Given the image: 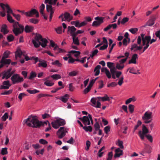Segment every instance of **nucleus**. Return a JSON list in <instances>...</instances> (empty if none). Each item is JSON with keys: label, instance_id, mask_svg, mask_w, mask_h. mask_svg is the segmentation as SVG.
<instances>
[{"label": "nucleus", "instance_id": "2", "mask_svg": "<svg viewBox=\"0 0 160 160\" xmlns=\"http://www.w3.org/2000/svg\"><path fill=\"white\" fill-rule=\"evenodd\" d=\"M7 16L8 21L10 23H13L12 30L15 36H17L23 32L24 26L19 24L18 22L15 21L9 14H7Z\"/></svg>", "mask_w": 160, "mask_h": 160}, {"label": "nucleus", "instance_id": "28", "mask_svg": "<svg viewBox=\"0 0 160 160\" xmlns=\"http://www.w3.org/2000/svg\"><path fill=\"white\" fill-rule=\"evenodd\" d=\"M104 18L103 17H100L98 16L95 18L94 19L96 21H98V23L100 25L103 22V19Z\"/></svg>", "mask_w": 160, "mask_h": 160}, {"label": "nucleus", "instance_id": "9", "mask_svg": "<svg viewBox=\"0 0 160 160\" xmlns=\"http://www.w3.org/2000/svg\"><path fill=\"white\" fill-rule=\"evenodd\" d=\"M68 129L64 127H61L57 132V135L59 138L61 139L64 137L68 132Z\"/></svg>", "mask_w": 160, "mask_h": 160}, {"label": "nucleus", "instance_id": "51", "mask_svg": "<svg viewBox=\"0 0 160 160\" xmlns=\"http://www.w3.org/2000/svg\"><path fill=\"white\" fill-rule=\"evenodd\" d=\"M7 40L9 42L12 41L14 39V38L12 34L8 35L7 37Z\"/></svg>", "mask_w": 160, "mask_h": 160}, {"label": "nucleus", "instance_id": "60", "mask_svg": "<svg viewBox=\"0 0 160 160\" xmlns=\"http://www.w3.org/2000/svg\"><path fill=\"white\" fill-rule=\"evenodd\" d=\"M117 144H118V146L121 148H123V143L122 141H118V142L116 143Z\"/></svg>", "mask_w": 160, "mask_h": 160}, {"label": "nucleus", "instance_id": "1", "mask_svg": "<svg viewBox=\"0 0 160 160\" xmlns=\"http://www.w3.org/2000/svg\"><path fill=\"white\" fill-rule=\"evenodd\" d=\"M23 122L24 124H26L28 126L33 128H39L41 126H44L45 124L47 125L48 123V127L45 129V131L48 132L51 129L50 123L48 121L44 122L39 121L36 116H29L28 118L23 120Z\"/></svg>", "mask_w": 160, "mask_h": 160}, {"label": "nucleus", "instance_id": "55", "mask_svg": "<svg viewBox=\"0 0 160 160\" xmlns=\"http://www.w3.org/2000/svg\"><path fill=\"white\" fill-rule=\"evenodd\" d=\"M62 26H60L59 27H58L57 28H55V30L57 32L58 34H61L62 32Z\"/></svg>", "mask_w": 160, "mask_h": 160}, {"label": "nucleus", "instance_id": "41", "mask_svg": "<svg viewBox=\"0 0 160 160\" xmlns=\"http://www.w3.org/2000/svg\"><path fill=\"white\" fill-rule=\"evenodd\" d=\"M36 75L37 74L35 72H32L30 73V75L28 78V79L30 80H32L35 78L36 76Z\"/></svg>", "mask_w": 160, "mask_h": 160}, {"label": "nucleus", "instance_id": "59", "mask_svg": "<svg viewBox=\"0 0 160 160\" xmlns=\"http://www.w3.org/2000/svg\"><path fill=\"white\" fill-rule=\"evenodd\" d=\"M98 52V49H95L92 52V54L90 55V57L92 58L94 56L97 54Z\"/></svg>", "mask_w": 160, "mask_h": 160}, {"label": "nucleus", "instance_id": "36", "mask_svg": "<svg viewBox=\"0 0 160 160\" xmlns=\"http://www.w3.org/2000/svg\"><path fill=\"white\" fill-rule=\"evenodd\" d=\"M29 21L30 23L34 24H37L39 22L38 20L34 18H30L29 19Z\"/></svg>", "mask_w": 160, "mask_h": 160}, {"label": "nucleus", "instance_id": "12", "mask_svg": "<svg viewBox=\"0 0 160 160\" xmlns=\"http://www.w3.org/2000/svg\"><path fill=\"white\" fill-rule=\"evenodd\" d=\"M46 10L47 12H50L49 20L50 21L52 19V15L54 12L55 9L52 8V6H51L50 5H47L46 6Z\"/></svg>", "mask_w": 160, "mask_h": 160}, {"label": "nucleus", "instance_id": "18", "mask_svg": "<svg viewBox=\"0 0 160 160\" xmlns=\"http://www.w3.org/2000/svg\"><path fill=\"white\" fill-rule=\"evenodd\" d=\"M69 95L67 94H65L64 96L61 97L60 98H58V97H56L57 99H59L62 101L63 102H66L69 98Z\"/></svg>", "mask_w": 160, "mask_h": 160}, {"label": "nucleus", "instance_id": "24", "mask_svg": "<svg viewBox=\"0 0 160 160\" xmlns=\"http://www.w3.org/2000/svg\"><path fill=\"white\" fill-rule=\"evenodd\" d=\"M71 36L72 37V39L73 40V43L77 45H79L80 44L79 41L78 37H76L75 35H73L72 34H70Z\"/></svg>", "mask_w": 160, "mask_h": 160}, {"label": "nucleus", "instance_id": "21", "mask_svg": "<svg viewBox=\"0 0 160 160\" xmlns=\"http://www.w3.org/2000/svg\"><path fill=\"white\" fill-rule=\"evenodd\" d=\"M38 62H40L38 64L39 67H42L43 68H46L47 66V61L43 60H39Z\"/></svg>", "mask_w": 160, "mask_h": 160}, {"label": "nucleus", "instance_id": "46", "mask_svg": "<svg viewBox=\"0 0 160 160\" xmlns=\"http://www.w3.org/2000/svg\"><path fill=\"white\" fill-rule=\"evenodd\" d=\"M107 66L110 69L111 68H112L115 67L114 63L110 62H107Z\"/></svg>", "mask_w": 160, "mask_h": 160}, {"label": "nucleus", "instance_id": "13", "mask_svg": "<svg viewBox=\"0 0 160 160\" xmlns=\"http://www.w3.org/2000/svg\"><path fill=\"white\" fill-rule=\"evenodd\" d=\"M11 86L10 82L8 80L2 82V85L0 87V89H8Z\"/></svg>", "mask_w": 160, "mask_h": 160}, {"label": "nucleus", "instance_id": "34", "mask_svg": "<svg viewBox=\"0 0 160 160\" xmlns=\"http://www.w3.org/2000/svg\"><path fill=\"white\" fill-rule=\"evenodd\" d=\"M154 23V19H150L147 22L146 26H151L153 25Z\"/></svg>", "mask_w": 160, "mask_h": 160}, {"label": "nucleus", "instance_id": "5", "mask_svg": "<svg viewBox=\"0 0 160 160\" xmlns=\"http://www.w3.org/2000/svg\"><path fill=\"white\" fill-rule=\"evenodd\" d=\"M152 112H146L142 117V120L146 124L149 123L151 122L152 118Z\"/></svg>", "mask_w": 160, "mask_h": 160}, {"label": "nucleus", "instance_id": "44", "mask_svg": "<svg viewBox=\"0 0 160 160\" xmlns=\"http://www.w3.org/2000/svg\"><path fill=\"white\" fill-rule=\"evenodd\" d=\"M142 122L140 120H138L137 124L135 126L134 128L133 132L137 129L142 124Z\"/></svg>", "mask_w": 160, "mask_h": 160}, {"label": "nucleus", "instance_id": "8", "mask_svg": "<svg viewBox=\"0 0 160 160\" xmlns=\"http://www.w3.org/2000/svg\"><path fill=\"white\" fill-rule=\"evenodd\" d=\"M11 79L13 84L20 83L24 80L22 77H20L19 74H13L11 77Z\"/></svg>", "mask_w": 160, "mask_h": 160}, {"label": "nucleus", "instance_id": "7", "mask_svg": "<svg viewBox=\"0 0 160 160\" xmlns=\"http://www.w3.org/2000/svg\"><path fill=\"white\" fill-rule=\"evenodd\" d=\"M76 29L73 26H68V33L69 32L70 34L76 36L79 34H81L84 32V31L78 30L75 32Z\"/></svg>", "mask_w": 160, "mask_h": 160}, {"label": "nucleus", "instance_id": "26", "mask_svg": "<svg viewBox=\"0 0 160 160\" xmlns=\"http://www.w3.org/2000/svg\"><path fill=\"white\" fill-rule=\"evenodd\" d=\"M101 66L100 65H97L95 68L94 72H95L94 75L95 76L98 75L100 73V69Z\"/></svg>", "mask_w": 160, "mask_h": 160}, {"label": "nucleus", "instance_id": "49", "mask_svg": "<svg viewBox=\"0 0 160 160\" xmlns=\"http://www.w3.org/2000/svg\"><path fill=\"white\" fill-rule=\"evenodd\" d=\"M51 77L55 80H57L61 78L60 75L59 74L52 75L51 76Z\"/></svg>", "mask_w": 160, "mask_h": 160}, {"label": "nucleus", "instance_id": "11", "mask_svg": "<svg viewBox=\"0 0 160 160\" xmlns=\"http://www.w3.org/2000/svg\"><path fill=\"white\" fill-rule=\"evenodd\" d=\"M12 70V68L8 69L7 71H4L2 73V79H5L6 80L8 79L11 76V71Z\"/></svg>", "mask_w": 160, "mask_h": 160}, {"label": "nucleus", "instance_id": "56", "mask_svg": "<svg viewBox=\"0 0 160 160\" xmlns=\"http://www.w3.org/2000/svg\"><path fill=\"white\" fill-rule=\"evenodd\" d=\"M18 21H19L21 19V16L19 14H16L15 13H13L12 15Z\"/></svg>", "mask_w": 160, "mask_h": 160}, {"label": "nucleus", "instance_id": "3", "mask_svg": "<svg viewBox=\"0 0 160 160\" xmlns=\"http://www.w3.org/2000/svg\"><path fill=\"white\" fill-rule=\"evenodd\" d=\"M32 42L36 48H39L40 45L42 48H45L48 41L45 38H43L41 35L36 33L34 39L32 40Z\"/></svg>", "mask_w": 160, "mask_h": 160}, {"label": "nucleus", "instance_id": "63", "mask_svg": "<svg viewBox=\"0 0 160 160\" xmlns=\"http://www.w3.org/2000/svg\"><path fill=\"white\" fill-rule=\"evenodd\" d=\"M91 88L90 87L88 86L87 87L85 88L83 91V93L84 94H86L89 92L90 90L91 89Z\"/></svg>", "mask_w": 160, "mask_h": 160}, {"label": "nucleus", "instance_id": "10", "mask_svg": "<svg viewBox=\"0 0 160 160\" xmlns=\"http://www.w3.org/2000/svg\"><path fill=\"white\" fill-rule=\"evenodd\" d=\"M148 130L144 125L142 126V131H140L139 132V135L141 139L144 138L145 135L148 132Z\"/></svg>", "mask_w": 160, "mask_h": 160}, {"label": "nucleus", "instance_id": "64", "mask_svg": "<svg viewBox=\"0 0 160 160\" xmlns=\"http://www.w3.org/2000/svg\"><path fill=\"white\" fill-rule=\"evenodd\" d=\"M113 155L112 152H109L108 155V157L107 160H111Z\"/></svg>", "mask_w": 160, "mask_h": 160}, {"label": "nucleus", "instance_id": "29", "mask_svg": "<svg viewBox=\"0 0 160 160\" xmlns=\"http://www.w3.org/2000/svg\"><path fill=\"white\" fill-rule=\"evenodd\" d=\"M97 98L99 99V100H100V99H101L102 101L103 102L106 101H109L110 100L109 97L107 94H105L104 97H98Z\"/></svg>", "mask_w": 160, "mask_h": 160}, {"label": "nucleus", "instance_id": "19", "mask_svg": "<svg viewBox=\"0 0 160 160\" xmlns=\"http://www.w3.org/2000/svg\"><path fill=\"white\" fill-rule=\"evenodd\" d=\"M63 16L65 20L68 21L69 22L72 19V17L69 13L67 12H65L64 13Z\"/></svg>", "mask_w": 160, "mask_h": 160}, {"label": "nucleus", "instance_id": "52", "mask_svg": "<svg viewBox=\"0 0 160 160\" xmlns=\"http://www.w3.org/2000/svg\"><path fill=\"white\" fill-rule=\"evenodd\" d=\"M134 106L132 104H129L128 106V109L131 113L133 112Z\"/></svg>", "mask_w": 160, "mask_h": 160}, {"label": "nucleus", "instance_id": "14", "mask_svg": "<svg viewBox=\"0 0 160 160\" xmlns=\"http://www.w3.org/2000/svg\"><path fill=\"white\" fill-rule=\"evenodd\" d=\"M91 102L92 104L91 105L97 108H100L101 104L100 102L98 101L96 102V100L95 98H92L91 100Z\"/></svg>", "mask_w": 160, "mask_h": 160}, {"label": "nucleus", "instance_id": "47", "mask_svg": "<svg viewBox=\"0 0 160 160\" xmlns=\"http://www.w3.org/2000/svg\"><path fill=\"white\" fill-rule=\"evenodd\" d=\"M7 148H2L1 150V153L2 155H6L8 154Z\"/></svg>", "mask_w": 160, "mask_h": 160}, {"label": "nucleus", "instance_id": "37", "mask_svg": "<svg viewBox=\"0 0 160 160\" xmlns=\"http://www.w3.org/2000/svg\"><path fill=\"white\" fill-rule=\"evenodd\" d=\"M22 54V53L20 50H18L16 52L15 57L17 58L18 57L21 58Z\"/></svg>", "mask_w": 160, "mask_h": 160}, {"label": "nucleus", "instance_id": "32", "mask_svg": "<svg viewBox=\"0 0 160 160\" xmlns=\"http://www.w3.org/2000/svg\"><path fill=\"white\" fill-rule=\"evenodd\" d=\"M136 100V98H135V97H132L131 98H130L128 99H127L125 102V104H128L130 103L132 101L135 102Z\"/></svg>", "mask_w": 160, "mask_h": 160}, {"label": "nucleus", "instance_id": "16", "mask_svg": "<svg viewBox=\"0 0 160 160\" xmlns=\"http://www.w3.org/2000/svg\"><path fill=\"white\" fill-rule=\"evenodd\" d=\"M138 58V56L137 54H134L132 56L131 59L128 62V64L131 63L136 64V60Z\"/></svg>", "mask_w": 160, "mask_h": 160}, {"label": "nucleus", "instance_id": "50", "mask_svg": "<svg viewBox=\"0 0 160 160\" xmlns=\"http://www.w3.org/2000/svg\"><path fill=\"white\" fill-rule=\"evenodd\" d=\"M138 29L137 28H132L129 29V31L133 34H135L138 31Z\"/></svg>", "mask_w": 160, "mask_h": 160}, {"label": "nucleus", "instance_id": "17", "mask_svg": "<svg viewBox=\"0 0 160 160\" xmlns=\"http://www.w3.org/2000/svg\"><path fill=\"white\" fill-rule=\"evenodd\" d=\"M33 29L34 28L32 26L28 25L25 26L24 28V30L25 32L27 33L32 32Z\"/></svg>", "mask_w": 160, "mask_h": 160}, {"label": "nucleus", "instance_id": "25", "mask_svg": "<svg viewBox=\"0 0 160 160\" xmlns=\"http://www.w3.org/2000/svg\"><path fill=\"white\" fill-rule=\"evenodd\" d=\"M101 72H105L108 78H111V74L107 68H102L101 69Z\"/></svg>", "mask_w": 160, "mask_h": 160}, {"label": "nucleus", "instance_id": "61", "mask_svg": "<svg viewBox=\"0 0 160 160\" xmlns=\"http://www.w3.org/2000/svg\"><path fill=\"white\" fill-rule=\"evenodd\" d=\"M110 127L109 126H108L105 127L104 128V131L106 134H108L110 131Z\"/></svg>", "mask_w": 160, "mask_h": 160}, {"label": "nucleus", "instance_id": "58", "mask_svg": "<svg viewBox=\"0 0 160 160\" xmlns=\"http://www.w3.org/2000/svg\"><path fill=\"white\" fill-rule=\"evenodd\" d=\"M129 20V19L127 17H124L122 19V21L121 22V23L122 24H124L125 23L128 22Z\"/></svg>", "mask_w": 160, "mask_h": 160}, {"label": "nucleus", "instance_id": "15", "mask_svg": "<svg viewBox=\"0 0 160 160\" xmlns=\"http://www.w3.org/2000/svg\"><path fill=\"white\" fill-rule=\"evenodd\" d=\"M79 119L82 121L84 125H90V122L88 116H84L82 118H80Z\"/></svg>", "mask_w": 160, "mask_h": 160}, {"label": "nucleus", "instance_id": "35", "mask_svg": "<svg viewBox=\"0 0 160 160\" xmlns=\"http://www.w3.org/2000/svg\"><path fill=\"white\" fill-rule=\"evenodd\" d=\"M10 54V52L8 51H6L3 54V56L1 59H4L8 58Z\"/></svg>", "mask_w": 160, "mask_h": 160}, {"label": "nucleus", "instance_id": "45", "mask_svg": "<svg viewBox=\"0 0 160 160\" xmlns=\"http://www.w3.org/2000/svg\"><path fill=\"white\" fill-rule=\"evenodd\" d=\"M45 8V5L42 3L39 7V12L41 14H42L43 12V10Z\"/></svg>", "mask_w": 160, "mask_h": 160}, {"label": "nucleus", "instance_id": "39", "mask_svg": "<svg viewBox=\"0 0 160 160\" xmlns=\"http://www.w3.org/2000/svg\"><path fill=\"white\" fill-rule=\"evenodd\" d=\"M122 64H120L118 63H117L116 67L118 69V70H122L124 67V64L121 65Z\"/></svg>", "mask_w": 160, "mask_h": 160}, {"label": "nucleus", "instance_id": "62", "mask_svg": "<svg viewBox=\"0 0 160 160\" xmlns=\"http://www.w3.org/2000/svg\"><path fill=\"white\" fill-rule=\"evenodd\" d=\"M72 84H73L72 83H70L69 84L68 88H69V90L70 91L72 92L75 89V87L73 86Z\"/></svg>", "mask_w": 160, "mask_h": 160}, {"label": "nucleus", "instance_id": "54", "mask_svg": "<svg viewBox=\"0 0 160 160\" xmlns=\"http://www.w3.org/2000/svg\"><path fill=\"white\" fill-rule=\"evenodd\" d=\"M87 24V22H86V21H84L81 23H80V22L79 21V24H78V28H80L84 26Z\"/></svg>", "mask_w": 160, "mask_h": 160}, {"label": "nucleus", "instance_id": "23", "mask_svg": "<svg viewBox=\"0 0 160 160\" xmlns=\"http://www.w3.org/2000/svg\"><path fill=\"white\" fill-rule=\"evenodd\" d=\"M11 61L10 59H1L0 61L1 64H2L3 66L4 65L9 64L11 62Z\"/></svg>", "mask_w": 160, "mask_h": 160}, {"label": "nucleus", "instance_id": "6", "mask_svg": "<svg viewBox=\"0 0 160 160\" xmlns=\"http://www.w3.org/2000/svg\"><path fill=\"white\" fill-rule=\"evenodd\" d=\"M142 41V46L148 48L149 46L151 37L150 36H145L144 34H141Z\"/></svg>", "mask_w": 160, "mask_h": 160}, {"label": "nucleus", "instance_id": "40", "mask_svg": "<svg viewBox=\"0 0 160 160\" xmlns=\"http://www.w3.org/2000/svg\"><path fill=\"white\" fill-rule=\"evenodd\" d=\"M52 64L53 65H55L58 67H61L62 65V64L59 62V60H56L54 62L52 63Z\"/></svg>", "mask_w": 160, "mask_h": 160}, {"label": "nucleus", "instance_id": "4", "mask_svg": "<svg viewBox=\"0 0 160 160\" xmlns=\"http://www.w3.org/2000/svg\"><path fill=\"white\" fill-rule=\"evenodd\" d=\"M65 124V120L60 118L51 122L52 127L55 129H57L61 126L64 125Z\"/></svg>", "mask_w": 160, "mask_h": 160}, {"label": "nucleus", "instance_id": "57", "mask_svg": "<svg viewBox=\"0 0 160 160\" xmlns=\"http://www.w3.org/2000/svg\"><path fill=\"white\" fill-rule=\"evenodd\" d=\"M72 25H74L76 27L78 28V24H79V21L76 20V21H72L71 22Z\"/></svg>", "mask_w": 160, "mask_h": 160}, {"label": "nucleus", "instance_id": "42", "mask_svg": "<svg viewBox=\"0 0 160 160\" xmlns=\"http://www.w3.org/2000/svg\"><path fill=\"white\" fill-rule=\"evenodd\" d=\"M83 128L86 132H91L92 130V128L90 126H88V127L87 126H84L83 127Z\"/></svg>", "mask_w": 160, "mask_h": 160}, {"label": "nucleus", "instance_id": "38", "mask_svg": "<svg viewBox=\"0 0 160 160\" xmlns=\"http://www.w3.org/2000/svg\"><path fill=\"white\" fill-rule=\"evenodd\" d=\"M27 91L29 93L32 94H35L39 92H40L39 91L35 89L33 90L28 89L27 90Z\"/></svg>", "mask_w": 160, "mask_h": 160}, {"label": "nucleus", "instance_id": "30", "mask_svg": "<svg viewBox=\"0 0 160 160\" xmlns=\"http://www.w3.org/2000/svg\"><path fill=\"white\" fill-rule=\"evenodd\" d=\"M129 72L134 74H140V73L139 72V70L137 71V72H136V70L134 68H129Z\"/></svg>", "mask_w": 160, "mask_h": 160}, {"label": "nucleus", "instance_id": "43", "mask_svg": "<svg viewBox=\"0 0 160 160\" xmlns=\"http://www.w3.org/2000/svg\"><path fill=\"white\" fill-rule=\"evenodd\" d=\"M78 73V71H73L69 73L68 75L70 77L76 76Z\"/></svg>", "mask_w": 160, "mask_h": 160}, {"label": "nucleus", "instance_id": "27", "mask_svg": "<svg viewBox=\"0 0 160 160\" xmlns=\"http://www.w3.org/2000/svg\"><path fill=\"white\" fill-rule=\"evenodd\" d=\"M48 78H46L45 79L46 81L44 82V84L46 86L48 87H51L54 84V83L52 82L49 80H47Z\"/></svg>", "mask_w": 160, "mask_h": 160}, {"label": "nucleus", "instance_id": "22", "mask_svg": "<svg viewBox=\"0 0 160 160\" xmlns=\"http://www.w3.org/2000/svg\"><path fill=\"white\" fill-rule=\"evenodd\" d=\"M37 12V10L35 9H32L31 10L28 11V17H31L33 15Z\"/></svg>", "mask_w": 160, "mask_h": 160}, {"label": "nucleus", "instance_id": "48", "mask_svg": "<svg viewBox=\"0 0 160 160\" xmlns=\"http://www.w3.org/2000/svg\"><path fill=\"white\" fill-rule=\"evenodd\" d=\"M86 145V146L85 147V149L86 151H88L91 145V142L89 141H87Z\"/></svg>", "mask_w": 160, "mask_h": 160}, {"label": "nucleus", "instance_id": "31", "mask_svg": "<svg viewBox=\"0 0 160 160\" xmlns=\"http://www.w3.org/2000/svg\"><path fill=\"white\" fill-rule=\"evenodd\" d=\"M7 26L5 24L2 25L1 28V31L4 34L8 33V31L7 30Z\"/></svg>", "mask_w": 160, "mask_h": 160}, {"label": "nucleus", "instance_id": "53", "mask_svg": "<svg viewBox=\"0 0 160 160\" xmlns=\"http://www.w3.org/2000/svg\"><path fill=\"white\" fill-rule=\"evenodd\" d=\"M8 115L7 112H5L2 117V121H5L8 118Z\"/></svg>", "mask_w": 160, "mask_h": 160}, {"label": "nucleus", "instance_id": "20", "mask_svg": "<svg viewBox=\"0 0 160 160\" xmlns=\"http://www.w3.org/2000/svg\"><path fill=\"white\" fill-rule=\"evenodd\" d=\"M122 151L118 148L115 150V153L114 155V157L115 158H118L120 156L122 155Z\"/></svg>", "mask_w": 160, "mask_h": 160}, {"label": "nucleus", "instance_id": "33", "mask_svg": "<svg viewBox=\"0 0 160 160\" xmlns=\"http://www.w3.org/2000/svg\"><path fill=\"white\" fill-rule=\"evenodd\" d=\"M6 9L7 10V13L8 14H9L11 13L12 15L13 13H14L13 12L12 10L10 8V7L9 6L8 4H6Z\"/></svg>", "mask_w": 160, "mask_h": 160}]
</instances>
